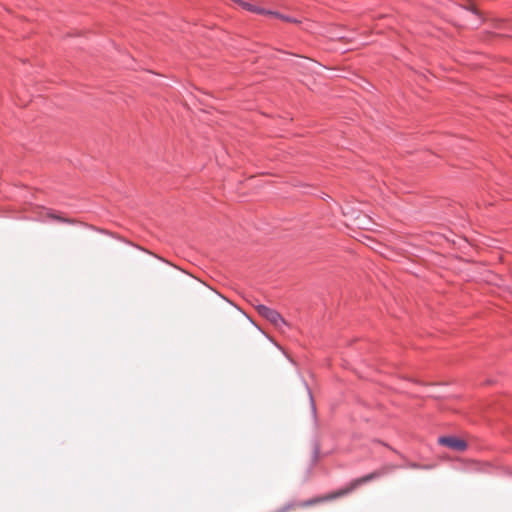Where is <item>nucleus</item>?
<instances>
[{
    "label": "nucleus",
    "mask_w": 512,
    "mask_h": 512,
    "mask_svg": "<svg viewBox=\"0 0 512 512\" xmlns=\"http://www.w3.org/2000/svg\"><path fill=\"white\" fill-rule=\"evenodd\" d=\"M439 444L449 447L456 451H464L467 448V443L457 437L444 436L438 439Z\"/></svg>",
    "instance_id": "7ed1b4c3"
},
{
    "label": "nucleus",
    "mask_w": 512,
    "mask_h": 512,
    "mask_svg": "<svg viewBox=\"0 0 512 512\" xmlns=\"http://www.w3.org/2000/svg\"><path fill=\"white\" fill-rule=\"evenodd\" d=\"M271 15H272V16H275V17H278V18H280L281 20H284V21L296 22V20H293V19H291V18H289V17H286V16H284V15H281V14H279V13H277V12H273V11H272V14H271Z\"/></svg>",
    "instance_id": "0eeeda50"
},
{
    "label": "nucleus",
    "mask_w": 512,
    "mask_h": 512,
    "mask_svg": "<svg viewBox=\"0 0 512 512\" xmlns=\"http://www.w3.org/2000/svg\"><path fill=\"white\" fill-rule=\"evenodd\" d=\"M378 473L377 472H372L366 476H363L361 478H358L356 480H354L349 487L345 488L344 490H347V494L351 491H353L357 486L363 484V483H366L372 479H375L376 477H378Z\"/></svg>",
    "instance_id": "39448f33"
},
{
    "label": "nucleus",
    "mask_w": 512,
    "mask_h": 512,
    "mask_svg": "<svg viewBox=\"0 0 512 512\" xmlns=\"http://www.w3.org/2000/svg\"><path fill=\"white\" fill-rule=\"evenodd\" d=\"M346 494H347V490H339L337 492L328 494V495L323 496V497H316V498H313V499H310V500H307V501H303V502H299V503L287 504L286 506H284L281 509H279L277 512L293 511V510H295V509H297L299 507H307V506L315 505V504L321 503L323 501L333 500L335 498L344 496Z\"/></svg>",
    "instance_id": "f257e3e1"
},
{
    "label": "nucleus",
    "mask_w": 512,
    "mask_h": 512,
    "mask_svg": "<svg viewBox=\"0 0 512 512\" xmlns=\"http://www.w3.org/2000/svg\"><path fill=\"white\" fill-rule=\"evenodd\" d=\"M256 311L265 319H267L271 324H273L276 328L281 329L282 326L286 325V321L284 318L280 315L279 312H277L274 309H271L265 305L262 304H253Z\"/></svg>",
    "instance_id": "f03ea898"
},
{
    "label": "nucleus",
    "mask_w": 512,
    "mask_h": 512,
    "mask_svg": "<svg viewBox=\"0 0 512 512\" xmlns=\"http://www.w3.org/2000/svg\"><path fill=\"white\" fill-rule=\"evenodd\" d=\"M235 3H237L239 6H241L243 9H246L250 12L257 13V14H272V11L262 9L254 4H251L249 2L243 1V0H233Z\"/></svg>",
    "instance_id": "20e7f679"
},
{
    "label": "nucleus",
    "mask_w": 512,
    "mask_h": 512,
    "mask_svg": "<svg viewBox=\"0 0 512 512\" xmlns=\"http://www.w3.org/2000/svg\"><path fill=\"white\" fill-rule=\"evenodd\" d=\"M47 217L52 219V220H56V221L63 222V223H69V224L75 223V221L73 219L64 218L61 215H59L57 213H54V212L48 213Z\"/></svg>",
    "instance_id": "423d86ee"
}]
</instances>
